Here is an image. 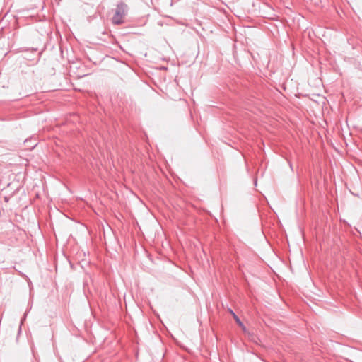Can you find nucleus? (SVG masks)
<instances>
[{"mask_svg": "<svg viewBox=\"0 0 362 362\" xmlns=\"http://www.w3.org/2000/svg\"><path fill=\"white\" fill-rule=\"evenodd\" d=\"M124 18L122 16H117L116 13H115L112 17V23L115 25H120L124 22Z\"/></svg>", "mask_w": 362, "mask_h": 362, "instance_id": "obj_3", "label": "nucleus"}, {"mask_svg": "<svg viewBox=\"0 0 362 362\" xmlns=\"http://www.w3.org/2000/svg\"><path fill=\"white\" fill-rule=\"evenodd\" d=\"M228 312L231 314L235 322L242 328L243 331L244 332H246L247 329L245 326L243 325V323L241 322V320L237 316V315L233 312V310L231 308H228Z\"/></svg>", "mask_w": 362, "mask_h": 362, "instance_id": "obj_2", "label": "nucleus"}, {"mask_svg": "<svg viewBox=\"0 0 362 362\" xmlns=\"http://www.w3.org/2000/svg\"><path fill=\"white\" fill-rule=\"evenodd\" d=\"M4 199L6 202H8V199L6 197H5Z\"/></svg>", "mask_w": 362, "mask_h": 362, "instance_id": "obj_5", "label": "nucleus"}, {"mask_svg": "<svg viewBox=\"0 0 362 362\" xmlns=\"http://www.w3.org/2000/svg\"><path fill=\"white\" fill-rule=\"evenodd\" d=\"M19 274H20V275H21L22 276L25 277V278H28V276H27L26 275H25L24 274H23V273H21V272H19Z\"/></svg>", "mask_w": 362, "mask_h": 362, "instance_id": "obj_4", "label": "nucleus"}, {"mask_svg": "<svg viewBox=\"0 0 362 362\" xmlns=\"http://www.w3.org/2000/svg\"><path fill=\"white\" fill-rule=\"evenodd\" d=\"M128 6L124 1H120L117 4V8L115 9V13L117 16H122L123 18L127 13Z\"/></svg>", "mask_w": 362, "mask_h": 362, "instance_id": "obj_1", "label": "nucleus"}]
</instances>
